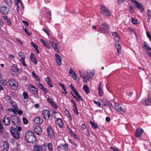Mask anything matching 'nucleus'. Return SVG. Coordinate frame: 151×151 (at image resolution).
Returning <instances> with one entry per match:
<instances>
[{"label": "nucleus", "instance_id": "obj_21", "mask_svg": "<svg viewBox=\"0 0 151 151\" xmlns=\"http://www.w3.org/2000/svg\"><path fill=\"white\" fill-rule=\"evenodd\" d=\"M50 44L54 50L58 53L59 52V50L57 46V44L55 42H51Z\"/></svg>", "mask_w": 151, "mask_h": 151}, {"label": "nucleus", "instance_id": "obj_29", "mask_svg": "<svg viewBox=\"0 0 151 151\" xmlns=\"http://www.w3.org/2000/svg\"><path fill=\"white\" fill-rule=\"evenodd\" d=\"M104 106H107L108 105H109V104L110 102L109 101L107 100L106 99H103L101 101Z\"/></svg>", "mask_w": 151, "mask_h": 151}, {"label": "nucleus", "instance_id": "obj_43", "mask_svg": "<svg viewBox=\"0 0 151 151\" xmlns=\"http://www.w3.org/2000/svg\"><path fill=\"white\" fill-rule=\"evenodd\" d=\"M15 69H11V72L12 73V75L14 76H16L17 75V73L15 71Z\"/></svg>", "mask_w": 151, "mask_h": 151}, {"label": "nucleus", "instance_id": "obj_63", "mask_svg": "<svg viewBox=\"0 0 151 151\" xmlns=\"http://www.w3.org/2000/svg\"><path fill=\"white\" fill-rule=\"evenodd\" d=\"M129 0H118V3L119 4H121L122 3V1H124L125 2H128Z\"/></svg>", "mask_w": 151, "mask_h": 151}, {"label": "nucleus", "instance_id": "obj_35", "mask_svg": "<svg viewBox=\"0 0 151 151\" xmlns=\"http://www.w3.org/2000/svg\"><path fill=\"white\" fill-rule=\"evenodd\" d=\"M142 47L143 49H145L146 50L150 47L147 43L145 41L142 43Z\"/></svg>", "mask_w": 151, "mask_h": 151}, {"label": "nucleus", "instance_id": "obj_32", "mask_svg": "<svg viewBox=\"0 0 151 151\" xmlns=\"http://www.w3.org/2000/svg\"><path fill=\"white\" fill-rule=\"evenodd\" d=\"M147 15L148 17V22H150L151 21V11L150 10H148Z\"/></svg>", "mask_w": 151, "mask_h": 151}, {"label": "nucleus", "instance_id": "obj_30", "mask_svg": "<svg viewBox=\"0 0 151 151\" xmlns=\"http://www.w3.org/2000/svg\"><path fill=\"white\" fill-rule=\"evenodd\" d=\"M69 73H70L73 75L72 77L73 78L76 79L77 78V75L75 72L72 69H70L69 70Z\"/></svg>", "mask_w": 151, "mask_h": 151}, {"label": "nucleus", "instance_id": "obj_7", "mask_svg": "<svg viewBox=\"0 0 151 151\" xmlns=\"http://www.w3.org/2000/svg\"><path fill=\"white\" fill-rule=\"evenodd\" d=\"M115 108L117 111L119 112L121 114H123L125 112L126 109L118 103L115 104Z\"/></svg>", "mask_w": 151, "mask_h": 151}, {"label": "nucleus", "instance_id": "obj_31", "mask_svg": "<svg viewBox=\"0 0 151 151\" xmlns=\"http://www.w3.org/2000/svg\"><path fill=\"white\" fill-rule=\"evenodd\" d=\"M6 4L8 6H11L13 5L12 0H4Z\"/></svg>", "mask_w": 151, "mask_h": 151}, {"label": "nucleus", "instance_id": "obj_18", "mask_svg": "<svg viewBox=\"0 0 151 151\" xmlns=\"http://www.w3.org/2000/svg\"><path fill=\"white\" fill-rule=\"evenodd\" d=\"M2 145L1 146V148L3 150L7 151L9 149L8 144L6 142H3Z\"/></svg>", "mask_w": 151, "mask_h": 151}, {"label": "nucleus", "instance_id": "obj_23", "mask_svg": "<svg viewBox=\"0 0 151 151\" xmlns=\"http://www.w3.org/2000/svg\"><path fill=\"white\" fill-rule=\"evenodd\" d=\"M112 35L115 40L116 41L119 42L120 40V37L118 34L116 32H112Z\"/></svg>", "mask_w": 151, "mask_h": 151}, {"label": "nucleus", "instance_id": "obj_12", "mask_svg": "<svg viewBox=\"0 0 151 151\" xmlns=\"http://www.w3.org/2000/svg\"><path fill=\"white\" fill-rule=\"evenodd\" d=\"M42 114L44 118L46 120H49L50 116V114L48 110H45L43 111Z\"/></svg>", "mask_w": 151, "mask_h": 151}, {"label": "nucleus", "instance_id": "obj_59", "mask_svg": "<svg viewBox=\"0 0 151 151\" xmlns=\"http://www.w3.org/2000/svg\"><path fill=\"white\" fill-rule=\"evenodd\" d=\"M69 142H70L73 145H75L76 146V147H77V145L76 144L75 142L72 139H70L69 140Z\"/></svg>", "mask_w": 151, "mask_h": 151}, {"label": "nucleus", "instance_id": "obj_17", "mask_svg": "<svg viewBox=\"0 0 151 151\" xmlns=\"http://www.w3.org/2000/svg\"><path fill=\"white\" fill-rule=\"evenodd\" d=\"M135 5L141 12H142L144 10V6L141 4L139 3L137 1H135Z\"/></svg>", "mask_w": 151, "mask_h": 151}, {"label": "nucleus", "instance_id": "obj_15", "mask_svg": "<svg viewBox=\"0 0 151 151\" xmlns=\"http://www.w3.org/2000/svg\"><path fill=\"white\" fill-rule=\"evenodd\" d=\"M47 130L48 135L50 137L54 135V134L53 131L50 126H49L47 127Z\"/></svg>", "mask_w": 151, "mask_h": 151}, {"label": "nucleus", "instance_id": "obj_33", "mask_svg": "<svg viewBox=\"0 0 151 151\" xmlns=\"http://www.w3.org/2000/svg\"><path fill=\"white\" fill-rule=\"evenodd\" d=\"M89 122L94 129H96L97 128L98 126L96 123L93 122L91 121H90Z\"/></svg>", "mask_w": 151, "mask_h": 151}, {"label": "nucleus", "instance_id": "obj_56", "mask_svg": "<svg viewBox=\"0 0 151 151\" xmlns=\"http://www.w3.org/2000/svg\"><path fill=\"white\" fill-rule=\"evenodd\" d=\"M99 95L100 96H102L103 95V93L102 92V91L101 89L100 90H98Z\"/></svg>", "mask_w": 151, "mask_h": 151}, {"label": "nucleus", "instance_id": "obj_57", "mask_svg": "<svg viewBox=\"0 0 151 151\" xmlns=\"http://www.w3.org/2000/svg\"><path fill=\"white\" fill-rule=\"evenodd\" d=\"M19 56L22 57V58H25L24 55L21 52H19Z\"/></svg>", "mask_w": 151, "mask_h": 151}, {"label": "nucleus", "instance_id": "obj_25", "mask_svg": "<svg viewBox=\"0 0 151 151\" xmlns=\"http://www.w3.org/2000/svg\"><path fill=\"white\" fill-rule=\"evenodd\" d=\"M18 3L20 4L21 6L23 9L24 8V5L22 3L21 0H16L15 5L17 6V8H19Z\"/></svg>", "mask_w": 151, "mask_h": 151}, {"label": "nucleus", "instance_id": "obj_10", "mask_svg": "<svg viewBox=\"0 0 151 151\" xmlns=\"http://www.w3.org/2000/svg\"><path fill=\"white\" fill-rule=\"evenodd\" d=\"M34 147V151H42L43 150H45L47 149V146L45 145H43L41 146L35 145Z\"/></svg>", "mask_w": 151, "mask_h": 151}, {"label": "nucleus", "instance_id": "obj_24", "mask_svg": "<svg viewBox=\"0 0 151 151\" xmlns=\"http://www.w3.org/2000/svg\"><path fill=\"white\" fill-rule=\"evenodd\" d=\"M40 40L43 43L45 47H47L49 49H50V45L47 42H46V41H44L42 39H41Z\"/></svg>", "mask_w": 151, "mask_h": 151}, {"label": "nucleus", "instance_id": "obj_34", "mask_svg": "<svg viewBox=\"0 0 151 151\" xmlns=\"http://www.w3.org/2000/svg\"><path fill=\"white\" fill-rule=\"evenodd\" d=\"M31 44L32 46L34 47L37 53H39V51L38 49V46L33 42H31Z\"/></svg>", "mask_w": 151, "mask_h": 151}, {"label": "nucleus", "instance_id": "obj_19", "mask_svg": "<svg viewBox=\"0 0 151 151\" xmlns=\"http://www.w3.org/2000/svg\"><path fill=\"white\" fill-rule=\"evenodd\" d=\"M34 121L35 123L41 124L43 122V120L40 117H37L34 119Z\"/></svg>", "mask_w": 151, "mask_h": 151}, {"label": "nucleus", "instance_id": "obj_13", "mask_svg": "<svg viewBox=\"0 0 151 151\" xmlns=\"http://www.w3.org/2000/svg\"><path fill=\"white\" fill-rule=\"evenodd\" d=\"M29 90L31 93L34 94H36L38 93V89L32 84L29 85Z\"/></svg>", "mask_w": 151, "mask_h": 151}, {"label": "nucleus", "instance_id": "obj_58", "mask_svg": "<svg viewBox=\"0 0 151 151\" xmlns=\"http://www.w3.org/2000/svg\"><path fill=\"white\" fill-rule=\"evenodd\" d=\"M83 81L86 82H88V81L89 80L88 78H87L85 76H83Z\"/></svg>", "mask_w": 151, "mask_h": 151}, {"label": "nucleus", "instance_id": "obj_27", "mask_svg": "<svg viewBox=\"0 0 151 151\" xmlns=\"http://www.w3.org/2000/svg\"><path fill=\"white\" fill-rule=\"evenodd\" d=\"M83 90L86 93L88 94L90 93V90L89 88L87 85H83Z\"/></svg>", "mask_w": 151, "mask_h": 151}, {"label": "nucleus", "instance_id": "obj_51", "mask_svg": "<svg viewBox=\"0 0 151 151\" xmlns=\"http://www.w3.org/2000/svg\"><path fill=\"white\" fill-rule=\"evenodd\" d=\"M47 101L51 104L54 102L52 99L50 98L49 97H48Z\"/></svg>", "mask_w": 151, "mask_h": 151}, {"label": "nucleus", "instance_id": "obj_60", "mask_svg": "<svg viewBox=\"0 0 151 151\" xmlns=\"http://www.w3.org/2000/svg\"><path fill=\"white\" fill-rule=\"evenodd\" d=\"M13 68H14L19 73H20L22 70L20 69H19L18 68H16L15 66H13Z\"/></svg>", "mask_w": 151, "mask_h": 151}, {"label": "nucleus", "instance_id": "obj_2", "mask_svg": "<svg viewBox=\"0 0 151 151\" xmlns=\"http://www.w3.org/2000/svg\"><path fill=\"white\" fill-rule=\"evenodd\" d=\"M22 129L20 126H16L15 128L14 127L10 128V132L12 136L16 139H18L19 137V132H18L21 131Z\"/></svg>", "mask_w": 151, "mask_h": 151}, {"label": "nucleus", "instance_id": "obj_3", "mask_svg": "<svg viewBox=\"0 0 151 151\" xmlns=\"http://www.w3.org/2000/svg\"><path fill=\"white\" fill-rule=\"evenodd\" d=\"M109 26L105 22L103 23L101 25L99 31L102 33H105L106 35H109Z\"/></svg>", "mask_w": 151, "mask_h": 151}, {"label": "nucleus", "instance_id": "obj_48", "mask_svg": "<svg viewBox=\"0 0 151 151\" xmlns=\"http://www.w3.org/2000/svg\"><path fill=\"white\" fill-rule=\"evenodd\" d=\"M23 95L24 97V98L25 99H27L28 98V93L24 91L23 93Z\"/></svg>", "mask_w": 151, "mask_h": 151}, {"label": "nucleus", "instance_id": "obj_11", "mask_svg": "<svg viewBox=\"0 0 151 151\" xmlns=\"http://www.w3.org/2000/svg\"><path fill=\"white\" fill-rule=\"evenodd\" d=\"M58 151H67L68 150V147L66 144L64 145L60 144L58 147Z\"/></svg>", "mask_w": 151, "mask_h": 151}, {"label": "nucleus", "instance_id": "obj_46", "mask_svg": "<svg viewBox=\"0 0 151 151\" xmlns=\"http://www.w3.org/2000/svg\"><path fill=\"white\" fill-rule=\"evenodd\" d=\"M132 21L133 24H137L138 20L137 19H135L134 18L132 17Z\"/></svg>", "mask_w": 151, "mask_h": 151}, {"label": "nucleus", "instance_id": "obj_49", "mask_svg": "<svg viewBox=\"0 0 151 151\" xmlns=\"http://www.w3.org/2000/svg\"><path fill=\"white\" fill-rule=\"evenodd\" d=\"M146 35L149 40L151 41V35L148 32H146Z\"/></svg>", "mask_w": 151, "mask_h": 151}, {"label": "nucleus", "instance_id": "obj_41", "mask_svg": "<svg viewBox=\"0 0 151 151\" xmlns=\"http://www.w3.org/2000/svg\"><path fill=\"white\" fill-rule=\"evenodd\" d=\"M20 61L21 62L22 65L25 67H26L27 66V65L25 63V60L24 58H22L20 60Z\"/></svg>", "mask_w": 151, "mask_h": 151}, {"label": "nucleus", "instance_id": "obj_62", "mask_svg": "<svg viewBox=\"0 0 151 151\" xmlns=\"http://www.w3.org/2000/svg\"><path fill=\"white\" fill-rule=\"evenodd\" d=\"M129 11L131 13L134 12V11L133 9V7L132 6H130L129 7Z\"/></svg>", "mask_w": 151, "mask_h": 151}, {"label": "nucleus", "instance_id": "obj_9", "mask_svg": "<svg viewBox=\"0 0 151 151\" xmlns=\"http://www.w3.org/2000/svg\"><path fill=\"white\" fill-rule=\"evenodd\" d=\"M11 120L13 124L16 126H19L20 125V120L16 115H12L11 116Z\"/></svg>", "mask_w": 151, "mask_h": 151}, {"label": "nucleus", "instance_id": "obj_45", "mask_svg": "<svg viewBox=\"0 0 151 151\" xmlns=\"http://www.w3.org/2000/svg\"><path fill=\"white\" fill-rule=\"evenodd\" d=\"M87 73L88 74V75L91 78L94 76V74L92 73L90 71V70H88L87 71Z\"/></svg>", "mask_w": 151, "mask_h": 151}, {"label": "nucleus", "instance_id": "obj_28", "mask_svg": "<svg viewBox=\"0 0 151 151\" xmlns=\"http://www.w3.org/2000/svg\"><path fill=\"white\" fill-rule=\"evenodd\" d=\"M2 17L6 21V22L7 23L8 25L10 26L12 25L11 22L10 20V19L8 18L6 16H3Z\"/></svg>", "mask_w": 151, "mask_h": 151}, {"label": "nucleus", "instance_id": "obj_1", "mask_svg": "<svg viewBox=\"0 0 151 151\" xmlns=\"http://www.w3.org/2000/svg\"><path fill=\"white\" fill-rule=\"evenodd\" d=\"M25 138L27 141L29 143L35 144L37 142L35 135L31 131H28L26 133Z\"/></svg>", "mask_w": 151, "mask_h": 151}, {"label": "nucleus", "instance_id": "obj_38", "mask_svg": "<svg viewBox=\"0 0 151 151\" xmlns=\"http://www.w3.org/2000/svg\"><path fill=\"white\" fill-rule=\"evenodd\" d=\"M146 51L147 54L150 57H151V48L150 47H149L146 50Z\"/></svg>", "mask_w": 151, "mask_h": 151}, {"label": "nucleus", "instance_id": "obj_61", "mask_svg": "<svg viewBox=\"0 0 151 151\" xmlns=\"http://www.w3.org/2000/svg\"><path fill=\"white\" fill-rule=\"evenodd\" d=\"M52 105L54 108L55 109H57L58 108V107L56 104L54 102H53L52 104H51Z\"/></svg>", "mask_w": 151, "mask_h": 151}, {"label": "nucleus", "instance_id": "obj_16", "mask_svg": "<svg viewBox=\"0 0 151 151\" xmlns=\"http://www.w3.org/2000/svg\"><path fill=\"white\" fill-rule=\"evenodd\" d=\"M55 56L56 58V63H58L59 66L61 64V58L58 54H55Z\"/></svg>", "mask_w": 151, "mask_h": 151}, {"label": "nucleus", "instance_id": "obj_22", "mask_svg": "<svg viewBox=\"0 0 151 151\" xmlns=\"http://www.w3.org/2000/svg\"><path fill=\"white\" fill-rule=\"evenodd\" d=\"M143 132V130L140 128L137 129L135 132V135L136 137H139L142 134Z\"/></svg>", "mask_w": 151, "mask_h": 151}, {"label": "nucleus", "instance_id": "obj_26", "mask_svg": "<svg viewBox=\"0 0 151 151\" xmlns=\"http://www.w3.org/2000/svg\"><path fill=\"white\" fill-rule=\"evenodd\" d=\"M56 124L60 127H61L63 125L62 120L60 118H58L57 119Z\"/></svg>", "mask_w": 151, "mask_h": 151}, {"label": "nucleus", "instance_id": "obj_47", "mask_svg": "<svg viewBox=\"0 0 151 151\" xmlns=\"http://www.w3.org/2000/svg\"><path fill=\"white\" fill-rule=\"evenodd\" d=\"M10 110L14 112V113L15 114L16 112L17 111L18 109L16 108V107H14V109L11 108Z\"/></svg>", "mask_w": 151, "mask_h": 151}, {"label": "nucleus", "instance_id": "obj_44", "mask_svg": "<svg viewBox=\"0 0 151 151\" xmlns=\"http://www.w3.org/2000/svg\"><path fill=\"white\" fill-rule=\"evenodd\" d=\"M118 51V53L119 54V52L121 50V47L120 45L118 44L117 46L116 47Z\"/></svg>", "mask_w": 151, "mask_h": 151}, {"label": "nucleus", "instance_id": "obj_42", "mask_svg": "<svg viewBox=\"0 0 151 151\" xmlns=\"http://www.w3.org/2000/svg\"><path fill=\"white\" fill-rule=\"evenodd\" d=\"M0 83L1 84L4 85L6 86L7 85V82L5 80L2 79L0 80Z\"/></svg>", "mask_w": 151, "mask_h": 151}, {"label": "nucleus", "instance_id": "obj_6", "mask_svg": "<svg viewBox=\"0 0 151 151\" xmlns=\"http://www.w3.org/2000/svg\"><path fill=\"white\" fill-rule=\"evenodd\" d=\"M147 99L146 100H143L142 103L144 105H151V88H149Z\"/></svg>", "mask_w": 151, "mask_h": 151}, {"label": "nucleus", "instance_id": "obj_14", "mask_svg": "<svg viewBox=\"0 0 151 151\" xmlns=\"http://www.w3.org/2000/svg\"><path fill=\"white\" fill-rule=\"evenodd\" d=\"M34 132L36 134L40 135L41 134L42 129L41 127L39 126H37L34 129Z\"/></svg>", "mask_w": 151, "mask_h": 151}, {"label": "nucleus", "instance_id": "obj_40", "mask_svg": "<svg viewBox=\"0 0 151 151\" xmlns=\"http://www.w3.org/2000/svg\"><path fill=\"white\" fill-rule=\"evenodd\" d=\"M2 136L4 138H5L7 137V133L4 130H3L2 132H0Z\"/></svg>", "mask_w": 151, "mask_h": 151}, {"label": "nucleus", "instance_id": "obj_52", "mask_svg": "<svg viewBox=\"0 0 151 151\" xmlns=\"http://www.w3.org/2000/svg\"><path fill=\"white\" fill-rule=\"evenodd\" d=\"M31 60L36 65L37 64V62L36 59L35 58L31 59Z\"/></svg>", "mask_w": 151, "mask_h": 151}, {"label": "nucleus", "instance_id": "obj_53", "mask_svg": "<svg viewBox=\"0 0 151 151\" xmlns=\"http://www.w3.org/2000/svg\"><path fill=\"white\" fill-rule=\"evenodd\" d=\"M23 123L25 124H27L28 123V121L25 118L23 117Z\"/></svg>", "mask_w": 151, "mask_h": 151}, {"label": "nucleus", "instance_id": "obj_64", "mask_svg": "<svg viewBox=\"0 0 151 151\" xmlns=\"http://www.w3.org/2000/svg\"><path fill=\"white\" fill-rule=\"evenodd\" d=\"M42 90L44 91L45 94H46L48 92V90L45 87L43 88Z\"/></svg>", "mask_w": 151, "mask_h": 151}, {"label": "nucleus", "instance_id": "obj_50", "mask_svg": "<svg viewBox=\"0 0 151 151\" xmlns=\"http://www.w3.org/2000/svg\"><path fill=\"white\" fill-rule=\"evenodd\" d=\"M38 87L42 90L44 87L40 83H39L37 84Z\"/></svg>", "mask_w": 151, "mask_h": 151}, {"label": "nucleus", "instance_id": "obj_37", "mask_svg": "<svg viewBox=\"0 0 151 151\" xmlns=\"http://www.w3.org/2000/svg\"><path fill=\"white\" fill-rule=\"evenodd\" d=\"M52 142L49 143L48 144V149L50 151H53V148L52 147Z\"/></svg>", "mask_w": 151, "mask_h": 151}, {"label": "nucleus", "instance_id": "obj_54", "mask_svg": "<svg viewBox=\"0 0 151 151\" xmlns=\"http://www.w3.org/2000/svg\"><path fill=\"white\" fill-rule=\"evenodd\" d=\"M73 110L74 111L75 113L77 115H78L79 114L78 112V110L77 108H75L73 109Z\"/></svg>", "mask_w": 151, "mask_h": 151}, {"label": "nucleus", "instance_id": "obj_4", "mask_svg": "<svg viewBox=\"0 0 151 151\" xmlns=\"http://www.w3.org/2000/svg\"><path fill=\"white\" fill-rule=\"evenodd\" d=\"M101 13L104 16L109 17L111 15L110 10L109 9L105 6H101Z\"/></svg>", "mask_w": 151, "mask_h": 151}, {"label": "nucleus", "instance_id": "obj_36", "mask_svg": "<svg viewBox=\"0 0 151 151\" xmlns=\"http://www.w3.org/2000/svg\"><path fill=\"white\" fill-rule=\"evenodd\" d=\"M73 91L75 94L77 96V97L82 101H83V99L81 98L78 92L76 91L75 89L73 90Z\"/></svg>", "mask_w": 151, "mask_h": 151}, {"label": "nucleus", "instance_id": "obj_20", "mask_svg": "<svg viewBox=\"0 0 151 151\" xmlns=\"http://www.w3.org/2000/svg\"><path fill=\"white\" fill-rule=\"evenodd\" d=\"M3 121L4 124L6 126H8L10 124L9 118L7 116H5Z\"/></svg>", "mask_w": 151, "mask_h": 151}, {"label": "nucleus", "instance_id": "obj_55", "mask_svg": "<svg viewBox=\"0 0 151 151\" xmlns=\"http://www.w3.org/2000/svg\"><path fill=\"white\" fill-rule=\"evenodd\" d=\"M44 31V32H45L47 34V35L49 36V35H50V33L49 32V31H48V30L46 29H42Z\"/></svg>", "mask_w": 151, "mask_h": 151}, {"label": "nucleus", "instance_id": "obj_5", "mask_svg": "<svg viewBox=\"0 0 151 151\" xmlns=\"http://www.w3.org/2000/svg\"><path fill=\"white\" fill-rule=\"evenodd\" d=\"M8 83L9 86L12 87L13 90H15L18 88L17 82L14 79L12 78L9 79Z\"/></svg>", "mask_w": 151, "mask_h": 151}, {"label": "nucleus", "instance_id": "obj_8", "mask_svg": "<svg viewBox=\"0 0 151 151\" xmlns=\"http://www.w3.org/2000/svg\"><path fill=\"white\" fill-rule=\"evenodd\" d=\"M9 10V8L3 4L0 5V11L1 14L6 15Z\"/></svg>", "mask_w": 151, "mask_h": 151}, {"label": "nucleus", "instance_id": "obj_39", "mask_svg": "<svg viewBox=\"0 0 151 151\" xmlns=\"http://www.w3.org/2000/svg\"><path fill=\"white\" fill-rule=\"evenodd\" d=\"M32 75L33 76V77H35L37 81H40V79H39V78L37 76V75L34 72L32 71Z\"/></svg>", "mask_w": 151, "mask_h": 151}]
</instances>
